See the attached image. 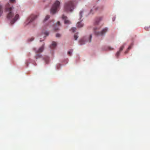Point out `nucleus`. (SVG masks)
<instances>
[{"label":"nucleus","mask_w":150,"mask_h":150,"mask_svg":"<svg viewBox=\"0 0 150 150\" xmlns=\"http://www.w3.org/2000/svg\"><path fill=\"white\" fill-rule=\"evenodd\" d=\"M76 3V0H70L66 2L64 5V10L67 12H71L75 7Z\"/></svg>","instance_id":"nucleus-1"},{"label":"nucleus","mask_w":150,"mask_h":150,"mask_svg":"<svg viewBox=\"0 0 150 150\" xmlns=\"http://www.w3.org/2000/svg\"><path fill=\"white\" fill-rule=\"evenodd\" d=\"M13 9V6L10 7L9 3H7L6 5L5 10L6 11H8L9 13L7 14V18L9 19H11L13 16V13L12 12V9Z\"/></svg>","instance_id":"nucleus-2"},{"label":"nucleus","mask_w":150,"mask_h":150,"mask_svg":"<svg viewBox=\"0 0 150 150\" xmlns=\"http://www.w3.org/2000/svg\"><path fill=\"white\" fill-rule=\"evenodd\" d=\"M100 28L98 27H95L93 28L94 34L97 36H103L107 32L108 28H105L100 32L99 31Z\"/></svg>","instance_id":"nucleus-3"},{"label":"nucleus","mask_w":150,"mask_h":150,"mask_svg":"<svg viewBox=\"0 0 150 150\" xmlns=\"http://www.w3.org/2000/svg\"><path fill=\"white\" fill-rule=\"evenodd\" d=\"M60 4V2L59 1H56L51 9V13L54 14L57 12L59 8Z\"/></svg>","instance_id":"nucleus-4"},{"label":"nucleus","mask_w":150,"mask_h":150,"mask_svg":"<svg viewBox=\"0 0 150 150\" xmlns=\"http://www.w3.org/2000/svg\"><path fill=\"white\" fill-rule=\"evenodd\" d=\"M91 35H90L88 36H85L80 40L79 41V43L81 45H82L85 44L86 42H91Z\"/></svg>","instance_id":"nucleus-5"},{"label":"nucleus","mask_w":150,"mask_h":150,"mask_svg":"<svg viewBox=\"0 0 150 150\" xmlns=\"http://www.w3.org/2000/svg\"><path fill=\"white\" fill-rule=\"evenodd\" d=\"M37 16L35 15L32 14L30 16V17L28 18L27 20L25 22V23L26 25H28L30 22H32L36 19L37 18Z\"/></svg>","instance_id":"nucleus-6"},{"label":"nucleus","mask_w":150,"mask_h":150,"mask_svg":"<svg viewBox=\"0 0 150 150\" xmlns=\"http://www.w3.org/2000/svg\"><path fill=\"white\" fill-rule=\"evenodd\" d=\"M125 44H124L122 45L120 47V50L118 51H117L116 54V56L117 57H118L119 56H120L121 51H122L123 49L125 47Z\"/></svg>","instance_id":"nucleus-7"},{"label":"nucleus","mask_w":150,"mask_h":150,"mask_svg":"<svg viewBox=\"0 0 150 150\" xmlns=\"http://www.w3.org/2000/svg\"><path fill=\"white\" fill-rule=\"evenodd\" d=\"M61 25V24L60 22L58 21L57 22V23L55 24L53 26V28L55 30H57L59 29V26Z\"/></svg>","instance_id":"nucleus-8"},{"label":"nucleus","mask_w":150,"mask_h":150,"mask_svg":"<svg viewBox=\"0 0 150 150\" xmlns=\"http://www.w3.org/2000/svg\"><path fill=\"white\" fill-rule=\"evenodd\" d=\"M62 18L64 20V23L65 24H70L71 23L70 21L68 19V18L66 16L63 15L62 16Z\"/></svg>","instance_id":"nucleus-9"},{"label":"nucleus","mask_w":150,"mask_h":150,"mask_svg":"<svg viewBox=\"0 0 150 150\" xmlns=\"http://www.w3.org/2000/svg\"><path fill=\"white\" fill-rule=\"evenodd\" d=\"M19 18V15L18 14H16L14 18L12 20V21L11 22V25H13L14 23H15V21H17V20L18 19V18Z\"/></svg>","instance_id":"nucleus-10"},{"label":"nucleus","mask_w":150,"mask_h":150,"mask_svg":"<svg viewBox=\"0 0 150 150\" xmlns=\"http://www.w3.org/2000/svg\"><path fill=\"white\" fill-rule=\"evenodd\" d=\"M102 18L101 17H100L99 18H96V21L95 22L94 24L95 25H98L99 23V22L102 20Z\"/></svg>","instance_id":"nucleus-11"},{"label":"nucleus","mask_w":150,"mask_h":150,"mask_svg":"<svg viewBox=\"0 0 150 150\" xmlns=\"http://www.w3.org/2000/svg\"><path fill=\"white\" fill-rule=\"evenodd\" d=\"M44 50V45H43L42 47H40V48H39L37 51H36V53H39L42 52Z\"/></svg>","instance_id":"nucleus-12"},{"label":"nucleus","mask_w":150,"mask_h":150,"mask_svg":"<svg viewBox=\"0 0 150 150\" xmlns=\"http://www.w3.org/2000/svg\"><path fill=\"white\" fill-rule=\"evenodd\" d=\"M81 21H80V22H78L77 25V27L79 28L81 27H83V24L81 23Z\"/></svg>","instance_id":"nucleus-13"},{"label":"nucleus","mask_w":150,"mask_h":150,"mask_svg":"<svg viewBox=\"0 0 150 150\" xmlns=\"http://www.w3.org/2000/svg\"><path fill=\"white\" fill-rule=\"evenodd\" d=\"M57 45V44L56 42H53L52 43L50 46V47L51 48H54Z\"/></svg>","instance_id":"nucleus-14"},{"label":"nucleus","mask_w":150,"mask_h":150,"mask_svg":"<svg viewBox=\"0 0 150 150\" xmlns=\"http://www.w3.org/2000/svg\"><path fill=\"white\" fill-rule=\"evenodd\" d=\"M3 12V8L1 5H0V16H2Z\"/></svg>","instance_id":"nucleus-15"},{"label":"nucleus","mask_w":150,"mask_h":150,"mask_svg":"<svg viewBox=\"0 0 150 150\" xmlns=\"http://www.w3.org/2000/svg\"><path fill=\"white\" fill-rule=\"evenodd\" d=\"M44 59L45 60V61L46 63H48L49 60V58L48 56H45V57L44 58Z\"/></svg>","instance_id":"nucleus-16"},{"label":"nucleus","mask_w":150,"mask_h":150,"mask_svg":"<svg viewBox=\"0 0 150 150\" xmlns=\"http://www.w3.org/2000/svg\"><path fill=\"white\" fill-rule=\"evenodd\" d=\"M84 12V11H80L79 13V16H80V19H81L82 17V15L83 13Z\"/></svg>","instance_id":"nucleus-17"},{"label":"nucleus","mask_w":150,"mask_h":150,"mask_svg":"<svg viewBox=\"0 0 150 150\" xmlns=\"http://www.w3.org/2000/svg\"><path fill=\"white\" fill-rule=\"evenodd\" d=\"M73 49H71L70 51H69L68 52V54H69V56H71V54H72V52L73 51Z\"/></svg>","instance_id":"nucleus-18"},{"label":"nucleus","mask_w":150,"mask_h":150,"mask_svg":"<svg viewBox=\"0 0 150 150\" xmlns=\"http://www.w3.org/2000/svg\"><path fill=\"white\" fill-rule=\"evenodd\" d=\"M76 30V28L75 27H73L71 29V31H72V32H74Z\"/></svg>","instance_id":"nucleus-19"},{"label":"nucleus","mask_w":150,"mask_h":150,"mask_svg":"<svg viewBox=\"0 0 150 150\" xmlns=\"http://www.w3.org/2000/svg\"><path fill=\"white\" fill-rule=\"evenodd\" d=\"M50 16H49L47 15L46 16H45V19H44V21H46V20L50 18Z\"/></svg>","instance_id":"nucleus-20"},{"label":"nucleus","mask_w":150,"mask_h":150,"mask_svg":"<svg viewBox=\"0 0 150 150\" xmlns=\"http://www.w3.org/2000/svg\"><path fill=\"white\" fill-rule=\"evenodd\" d=\"M41 55L40 54H36V58H38L40 57H41Z\"/></svg>","instance_id":"nucleus-21"},{"label":"nucleus","mask_w":150,"mask_h":150,"mask_svg":"<svg viewBox=\"0 0 150 150\" xmlns=\"http://www.w3.org/2000/svg\"><path fill=\"white\" fill-rule=\"evenodd\" d=\"M78 37V36H77V35H74V39L75 40H77Z\"/></svg>","instance_id":"nucleus-22"},{"label":"nucleus","mask_w":150,"mask_h":150,"mask_svg":"<svg viewBox=\"0 0 150 150\" xmlns=\"http://www.w3.org/2000/svg\"><path fill=\"white\" fill-rule=\"evenodd\" d=\"M150 26H149V27H145L144 28V29L146 30H149V29L150 28Z\"/></svg>","instance_id":"nucleus-23"},{"label":"nucleus","mask_w":150,"mask_h":150,"mask_svg":"<svg viewBox=\"0 0 150 150\" xmlns=\"http://www.w3.org/2000/svg\"><path fill=\"white\" fill-rule=\"evenodd\" d=\"M132 46V45H129V46L127 48V50H129L131 48Z\"/></svg>","instance_id":"nucleus-24"},{"label":"nucleus","mask_w":150,"mask_h":150,"mask_svg":"<svg viewBox=\"0 0 150 150\" xmlns=\"http://www.w3.org/2000/svg\"><path fill=\"white\" fill-rule=\"evenodd\" d=\"M56 36L57 37H59L61 36V35L60 34L57 33L56 34Z\"/></svg>","instance_id":"nucleus-25"},{"label":"nucleus","mask_w":150,"mask_h":150,"mask_svg":"<svg viewBox=\"0 0 150 150\" xmlns=\"http://www.w3.org/2000/svg\"><path fill=\"white\" fill-rule=\"evenodd\" d=\"M10 1L12 3H14L15 2V0H10Z\"/></svg>","instance_id":"nucleus-26"},{"label":"nucleus","mask_w":150,"mask_h":150,"mask_svg":"<svg viewBox=\"0 0 150 150\" xmlns=\"http://www.w3.org/2000/svg\"><path fill=\"white\" fill-rule=\"evenodd\" d=\"M129 50H127H127H126L125 52V54H127V53L128 52V51Z\"/></svg>","instance_id":"nucleus-27"},{"label":"nucleus","mask_w":150,"mask_h":150,"mask_svg":"<svg viewBox=\"0 0 150 150\" xmlns=\"http://www.w3.org/2000/svg\"><path fill=\"white\" fill-rule=\"evenodd\" d=\"M45 34L46 36H47L48 35V33L47 32H45Z\"/></svg>","instance_id":"nucleus-28"},{"label":"nucleus","mask_w":150,"mask_h":150,"mask_svg":"<svg viewBox=\"0 0 150 150\" xmlns=\"http://www.w3.org/2000/svg\"><path fill=\"white\" fill-rule=\"evenodd\" d=\"M34 40V38H31L30 40V41H32V40Z\"/></svg>","instance_id":"nucleus-29"},{"label":"nucleus","mask_w":150,"mask_h":150,"mask_svg":"<svg viewBox=\"0 0 150 150\" xmlns=\"http://www.w3.org/2000/svg\"><path fill=\"white\" fill-rule=\"evenodd\" d=\"M109 49H111V47H109Z\"/></svg>","instance_id":"nucleus-30"}]
</instances>
